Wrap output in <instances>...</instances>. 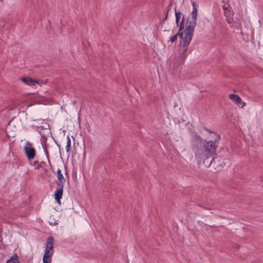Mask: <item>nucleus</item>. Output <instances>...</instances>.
Here are the masks:
<instances>
[{"label":"nucleus","instance_id":"8","mask_svg":"<svg viewBox=\"0 0 263 263\" xmlns=\"http://www.w3.org/2000/svg\"><path fill=\"white\" fill-rule=\"evenodd\" d=\"M59 187L55 190L54 192V198L56 202L59 204H61V199L62 197L63 193V187L64 185H58Z\"/></svg>","mask_w":263,"mask_h":263},{"label":"nucleus","instance_id":"29","mask_svg":"<svg viewBox=\"0 0 263 263\" xmlns=\"http://www.w3.org/2000/svg\"><path fill=\"white\" fill-rule=\"evenodd\" d=\"M227 23L228 24H231V23L230 19L227 18Z\"/></svg>","mask_w":263,"mask_h":263},{"label":"nucleus","instance_id":"22","mask_svg":"<svg viewBox=\"0 0 263 263\" xmlns=\"http://www.w3.org/2000/svg\"><path fill=\"white\" fill-rule=\"evenodd\" d=\"M15 259H14L13 263H20V259L18 256L15 254Z\"/></svg>","mask_w":263,"mask_h":263},{"label":"nucleus","instance_id":"17","mask_svg":"<svg viewBox=\"0 0 263 263\" xmlns=\"http://www.w3.org/2000/svg\"><path fill=\"white\" fill-rule=\"evenodd\" d=\"M176 35L179 37L181 39L180 41H183L184 40V36H183V33L182 31L178 30V32L176 33Z\"/></svg>","mask_w":263,"mask_h":263},{"label":"nucleus","instance_id":"3","mask_svg":"<svg viewBox=\"0 0 263 263\" xmlns=\"http://www.w3.org/2000/svg\"><path fill=\"white\" fill-rule=\"evenodd\" d=\"M191 42L189 41H180L178 45V59L185 61L187 57V51Z\"/></svg>","mask_w":263,"mask_h":263},{"label":"nucleus","instance_id":"11","mask_svg":"<svg viewBox=\"0 0 263 263\" xmlns=\"http://www.w3.org/2000/svg\"><path fill=\"white\" fill-rule=\"evenodd\" d=\"M192 5L193 6V10L191 13L192 18V21L196 22L197 16V9L196 7V4L195 2H192Z\"/></svg>","mask_w":263,"mask_h":263},{"label":"nucleus","instance_id":"25","mask_svg":"<svg viewBox=\"0 0 263 263\" xmlns=\"http://www.w3.org/2000/svg\"><path fill=\"white\" fill-rule=\"evenodd\" d=\"M30 164L32 165V166H36V165L39 164V161L37 160H35L33 161L32 163H31V161L30 162Z\"/></svg>","mask_w":263,"mask_h":263},{"label":"nucleus","instance_id":"19","mask_svg":"<svg viewBox=\"0 0 263 263\" xmlns=\"http://www.w3.org/2000/svg\"><path fill=\"white\" fill-rule=\"evenodd\" d=\"M44 152L46 156V158L47 159V160H48V162L50 165V166L51 167L52 166V165L50 163V159H49V153H48V149H45L44 150Z\"/></svg>","mask_w":263,"mask_h":263},{"label":"nucleus","instance_id":"31","mask_svg":"<svg viewBox=\"0 0 263 263\" xmlns=\"http://www.w3.org/2000/svg\"><path fill=\"white\" fill-rule=\"evenodd\" d=\"M55 224H58V223L57 222H54V225H55Z\"/></svg>","mask_w":263,"mask_h":263},{"label":"nucleus","instance_id":"30","mask_svg":"<svg viewBox=\"0 0 263 263\" xmlns=\"http://www.w3.org/2000/svg\"><path fill=\"white\" fill-rule=\"evenodd\" d=\"M2 244V237L0 236V247L1 246Z\"/></svg>","mask_w":263,"mask_h":263},{"label":"nucleus","instance_id":"5","mask_svg":"<svg viewBox=\"0 0 263 263\" xmlns=\"http://www.w3.org/2000/svg\"><path fill=\"white\" fill-rule=\"evenodd\" d=\"M196 25V22L191 21L189 24L186 26L184 32L185 34L184 40L185 41H191L192 37L194 34V29Z\"/></svg>","mask_w":263,"mask_h":263},{"label":"nucleus","instance_id":"4","mask_svg":"<svg viewBox=\"0 0 263 263\" xmlns=\"http://www.w3.org/2000/svg\"><path fill=\"white\" fill-rule=\"evenodd\" d=\"M24 151L27 159L30 162L36 156V152L31 143L27 141Z\"/></svg>","mask_w":263,"mask_h":263},{"label":"nucleus","instance_id":"7","mask_svg":"<svg viewBox=\"0 0 263 263\" xmlns=\"http://www.w3.org/2000/svg\"><path fill=\"white\" fill-rule=\"evenodd\" d=\"M36 130L39 132L41 135V141L42 144H45V143H47V139L46 137V134L42 132L43 130H46V134H51V132H50V129L48 128H44L43 126H36Z\"/></svg>","mask_w":263,"mask_h":263},{"label":"nucleus","instance_id":"21","mask_svg":"<svg viewBox=\"0 0 263 263\" xmlns=\"http://www.w3.org/2000/svg\"><path fill=\"white\" fill-rule=\"evenodd\" d=\"M177 39V36L176 35V34H174L173 36H172L171 37H170V40L171 42H174L176 41Z\"/></svg>","mask_w":263,"mask_h":263},{"label":"nucleus","instance_id":"13","mask_svg":"<svg viewBox=\"0 0 263 263\" xmlns=\"http://www.w3.org/2000/svg\"><path fill=\"white\" fill-rule=\"evenodd\" d=\"M175 16H176V25L178 26L179 25V22L181 17V12L180 11H177L176 10V8H175Z\"/></svg>","mask_w":263,"mask_h":263},{"label":"nucleus","instance_id":"9","mask_svg":"<svg viewBox=\"0 0 263 263\" xmlns=\"http://www.w3.org/2000/svg\"><path fill=\"white\" fill-rule=\"evenodd\" d=\"M21 80L23 82L29 86H33L35 84H39L38 80H34L30 77H22L21 78Z\"/></svg>","mask_w":263,"mask_h":263},{"label":"nucleus","instance_id":"12","mask_svg":"<svg viewBox=\"0 0 263 263\" xmlns=\"http://www.w3.org/2000/svg\"><path fill=\"white\" fill-rule=\"evenodd\" d=\"M229 98L230 99L235 101L237 103V104H245V103L242 101L241 98L237 95L230 94L229 95Z\"/></svg>","mask_w":263,"mask_h":263},{"label":"nucleus","instance_id":"10","mask_svg":"<svg viewBox=\"0 0 263 263\" xmlns=\"http://www.w3.org/2000/svg\"><path fill=\"white\" fill-rule=\"evenodd\" d=\"M57 178L58 179L59 182L57 183V185H64L66 179L64 177L63 175L61 172V170L60 169H58L57 172Z\"/></svg>","mask_w":263,"mask_h":263},{"label":"nucleus","instance_id":"6","mask_svg":"<svg viewBox=\"0 0 263 263\" xmlns=\"http://www.w3.org/2000/svg\"><path fill=\"white\" fill-rule=\"evenodd\" d=\"M184 61L181 60L176 59L173 61V65L171 69V72L173 75H179L183 66L184 65Z\"/></svg>","mask_w":263,"mask_h":263},{"label":"nucleus","instance_id":"20","mask_svg":"<svg viewBox=\"0 0 263 263\" xmlns=\"http://www.w3.org/2000/svg\"><path fill=\"white\" fill-rule=\"evenodd\" d=\"M64 170H65V174L66 176V177L68 178L69 177L68 175V170L67 164H64Z\"/></svg>","mask_w":263,"mask_h":263},{"label":"nucleus","instance_id":"28","mask_svg":"<svg viewBox=\"0 0 263 263\" xmlns=\"http://www.w3.org/2000/svg\"><path fill=\"white\" fill-rule=\"evenodd\" d=\"M169 9H168L167 10V12H166L165 16L163 20V22H164L165 20H167V16H168V13Z\"/></svg>","mask_w":263,"mask_h":263},{"label":"nucleus","instance_id":"24","mask_svg":"<svg viewBox=\"0 0 263 263\" xmlns=\"http://www.w3.org/2000/svg\"><path fill=\"white\" fill-rule=\"evenodd\" d=\"M204 129L205 131H206V132H208V133H214L215 135H216V134H216V133H215V132H212L211 130H210V129H208L206 127H204Z\"/></svg>","mask_w":263,"mask_h":263},{"label":"nucleus","instance_id":"2","mask_svg":"<svg viewBox=\"0 0 263 263\" xmlns=\"http://www.w3.org/2000/svg\"><path fill=\"white\" fill-rule=\"evenodd\" d=\"M54 238L52 236H49L47 239L45 253L43 257V263H50L53 253Z\"/></svg>","mask_w":263,"mask_h":263},{"label":"nucleus","instance_id":"23","mask_svg":"<svg viewBox=\"0 0 263 263\" xmlns=\"http://www.w3.org/2000/svg\"><path fill=\"white\" fill-rule=\"evenodd\" d=\"M15 254L12 256H11L9 259L6 261V263H11V262H13L14 259H15Z\"/></svg>","mask_w":263,"mask_h":263},{"label":"nucleus","instance_id":"26","mask_svg":"<svg viewBox=\"0 0 263 263\" xmlns=\"http://www.w3.org/2000/svg\"><path fill=\"white\" fill-rule=\"evenodd\" d=\"M197 205L199 206V207H201L202 208H203V209H204L205 210H210L211 209L210 208L204 207L202 205H201V204H200L199 203H197Z\"/></svg>","mask_w":263,"mask_h":263},{"label":"nucleus","instance_id":"16","mask_svg":"<svg viewBox=\"0 0 263 263\" xmlns=\"http://www.w3.org/2000/svg\"><path fill=\"white\" fill-rule=\"evenodd\" d=\"M184 28V16H183L182 20L180 23L179 30L182 31Z\"/></svg>","mask_w":263,"mask_h":263},{"label":"nucleus","instance_id":"27","mask_svg":"<svg viewBox=\"0 0 263 263\" xmlns=\"http://www.w3.org/2000/svg\"><path fill=\"white\" fill-rule=\"evenodd\" d=\"M42 147L43 148V150L48 149V144L46 143H45V144H42Z\"/></svg>","mask_w":263,"mask_h":263},{"label":"nucleus","instance_id":"14","mask_svg":"<svg viewBox=\"0 0 263 263\" xmlns=\"http://www.w3.org/2000/svg\"><path fill=\"white\" fill-rule=\"evenodd\" d=\"M67 145L66 146V152L67 153H68L71 150V140L68 136L67 137Z\"/></svg>","mask_w":263,"mask_h":263},{"label":"nucleus","instance_id":"18","mask_svg":"<svg viewBox=\"0 0 263 263\" xmlns=\"http://www.w3.org/2000/svg\"><path fill=\"white\" fill-rule=\"evenodd\" d=\"M46 165V163L43 161H41L40 163L35 166V169L39 170L40 168L43 167V166H45Z\"/></svg>","mask_w":263,"mask_h":263},{"label":"nucleus","instance_id":"15","mask_svg":"<svg viewBox=\"0 0 263 263\" xmlns=\"http://www.w3.org/2000/svg\"><path fill=\"white\" fill-rule=\"evenodd\" d=\"M215 164L216 165L219 164V165L218 166V167H217L216 168H214L216 170H219L222 167V162L220 161V160L219 157H218V159H217V160H215Z\"/></svg>","mask_w":263,"mask_h":263},{"label":"nucleus","instance_id":"1","mask_svg":"<svg viewBox=\"0 0 263 263\" xmlns=\"http://www.w3.org/2000/svg\"><path fill=\"white\" fill-rule=\"evenodd\" d=\"M216 136L214 141L203 140L197 133H195L192 138L195 158L199 161H202L205 166H212L214 168L218 167L219 165L215 164V160L218 159V157L215 155H217V143L220 140L221 137L218 134H216Z\"/></svg>","mask_w":263,"mask_h":263}]
</instances>
